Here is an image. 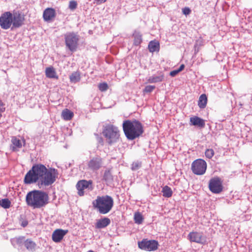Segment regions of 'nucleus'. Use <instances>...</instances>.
<instances>
[{"instance_id":"nucleus-1","label":"nucleus","mask_w":252,"mask_h":252,"mask_svg":"<svg viewBox=\"0 0 252 252\" xmlns=\"http://www.w3.org/2000/svg\"><path fill=\"white\" fill-rule=\"evenodd\" d=\"M58 176L57 170L54 168L47 169L42 164H35L26 174L24 182L26 184L38 183L40 188L43 186L46 187L53 184Z\"/></svg>"},{"instance_id":"nucleus-2","label":"nucleus","mask_w":252,"mask_h":252,"mask_svg":"<svg viewBox=\"0 0 252 252\" xmlns=\"http://www.w3.org/2000/svg\"><path fill=\"white\" fill-rule=\"evenodd\" d=\"M49 196L46 192L34 190L28 192L26 195L27 204L33 209L40 208L48 203Z\"/></svg>"},{"instance_id":"nucleus-3","label":"nucleus","mask_w":252,"mask_h":252,"mask_svg":"<svg viewBox=\"0 0 252 252\" xmlns=\"http://www.w3.org/2000/svg\"><path fill=\"white\" fill-rule=\"evenodd\" d=\"M123 130L126 138L133 140L143 133L142 124L137 121L126 120L123 124Z\"/></svg>"},{"instance_id":"nucleus-4","label":"nucleus","mask_w":252,"mask_h":252,"mask_svg":"<svg viewBox=\"0 0 252 252\" xmlns=\"http://www.w3.org/2000/svg\"><path fill=\"white\" fill-rule=\"evenodd\" d=\"M93 207L100 214H106L109 213L114 205L112 197L109 195L98 196L93 202Z\"/></svg>"},{"instance_id":"nucleus-5","label":"nucleus","mask_w":252,"mask_h":252,"mask_svg":"<svg viewBox=\"0 0 252 252\" xmlns=\"http://www.w3.org/2000/svg\"><path fill=\"white\" fill-rule=\"evenodd\" d=\"M102 133L106 142L110 145L117 142L120 137L118 127L111 124L104 126Z\"/></svg>"},{"instance_id":"nucleus-6","label":"nucleus","mask_w":252,"mask_h":252,"mask_svg":"<svg viewBox=\"0 0 252 252\" xmlns=\"http://www.w3.org/2000/svg\"><path fill=\"white\" fill-rule=\"evenodd\" d=\"M65 43L66 47L71 51H76L79 37L77 34L74 32H68L64 34Z\"/></svg>"},{"instance_id":"nucleus-7","label":"nucleus","mask_w":252,"mask_h":252,"mask_svg":"<svg viewBox=\"0 0 252 252\" xmlns=\"http://www.w3.org/2000/svg\"><path fill=\"white\" fill-rule=\"evenodd\" d=\"M191 169L192 172L195 175H203L207 169V163L202 159H196L192 163Z\"/></svg>"},{"instance_id":"nucleus-8","label":"nucleus","mask_w":252,"mask_h":252,"mask_svg":"<svg viewBox=\"0 0 252 252\" xmlns=\"http://www.w3.org/2000/svg\"><path fill=\"white\" fill-rule=\"evenodd\" d=\"M138 246L142 250L153 251L158 248V242L154 240L143 239L141 241L138 242Z\"/></svg>"},{"instance_id":"nucleus-9","label":"nucleus","mask_w":252,"mask_h":252,"mask_svg":"<svg viewBox=\"0 0 252 252\" xmlns=\"http://www.w3.org/2000/svg\"><path fill=\"white\" fill-rule=\"evenodd\" d=\"M12 13L5 12L0 17V26L2 29L7 30L12 27Z\"/></svg>"},{"instance_id":"nucleus-10","label":"nucleus","mask_w":252,"mask_h":252,"mask_svg":"<svg viewBox=\"0 0 252 252\" xmlns=\"http://www.w3.org/2000/svg\"><path fill=\"white\" fill-rule=\"evenodd\" d=\"M93 181L90 180L87 181L86 180H81L79 181L76 185V188L77 189L78 194L80 196L84 195V189H93Z\"/></svg>"},{"instance_id":"nucleus-11","label":"nucleus","mask_w":252,"mask_h":252,"mask_svg":"<svg viewBox=\"0 0 252 252\" xmlns=\"http://www.w3.org/2000/svg\"><path fill=\"white\" fill-rule=\"evenodd\" d=\"M209 188L213 193H220L223 189L221 180L218 177L211 179L209 181Z\"/></svg>"},{"instance_id":"nucleus-12","label":"nucleus","mask_w":252,"mask_h":252,"mask_svg":"<svg viewBox=\"0 0 252 252\" xmlns=\"http://www.w3.org/2000/svg\"><path fill=\"white\" fill-rule=\"evenodd\" d=\"M12 27L13 28H18L21 27L25 20V15L19 11L14 12L12 13Z\"/></svg>"},{"instance_id":"nucleus-13","label":"nucleus","mask_w":252,"mask_h":252,"mask_svg":"<svg viewBox=\"0 0 252 252\" xmlns=\"http://www.w3.org/2000/svg\"><path fill=\"white\" fill-rule=\"evenodd\" d=\"M188 239L191 242H195L198 244H203L206 242V239L202 233L197 231L190 232L188 235Z\"/></svg>"},{"instance_id":"nucleus-14","label":"nucleus","mask_w":252,"mask_h":252,"mask_svg":"<svg viewBox=\"0 0 252 252\" xmlns=\"http://www.w3.org/2000/svg\"><path fill=\"white\" fill-rule=\"evenodd\" d=\"M102 164V159L97 156L93 158L88 162V168L93 170H97L100 168Z\"/></svg>"},{"instance_id":"nucleus-15","label":"nucleus","mask_w":252,"mask_h":252,"mask_svg":"<svg viewBox=\"0 0 252 252\" xmlns=\"http://www.w3.org/2000/svg\"><path fill=\"white\" fill-rule=\"evenodd\" d=\"M68 230L57 229L55 230L52 235V240L55 243H60L64 236L68 233Z\"/></svg>"},{"instance_id":"nucleus-16","label":"nucleus","mask_w":252,"mask_h":252,"mask_svg":"<svg viewBox=\"0 0 252 252\" xmlns=\"http://www.w3.org/2000/svg\"><path fill=\"white\" fill-rule=\"evenodd\" d=\"M56 15V11L54 8H47L43 12V18L45 21L50 22L55 19Z\"/></svg>"},{"instance_id":"nucleus-17","label":"nucleus","mask_w":252,"mask_h":252,"mask_svg":"<svg viewBox=\"0 0 252 252\" xmlns=\"http://www.w3.org/2000/svg\"><path fill=\"white\" fill-rule=\"evenodd\" d=\"M189 125L190 126H194L200 128H203L205 126V123L204 120L202 119L197 116H194L190 118Z\"/></svg>"},{"instance_id":"nucleus-18","label":"nucleus","mask_w":252,"mask_h":252,"mask_svg":"<svg viewBox=\"0 0 252 252\" xmlns=\"http://www.w3.org/2000/svg\"><path fill=\"white\" fill-rule=\"evenodd\" d=\"M110 222V220L108 218L99 219L95 224V227L97 229L104 228L109 225Z\"/></svg>"},{"instance_id":"nucleus-19","label":"nucleus","mask_w":252,"mask_h":252,"mask_svg":"<svg viewBox=\"0 0 252 252\" xmlns=\"http://www.w3.org/2000/svg\"><path fill=\"white\" fill-rule=\"evenodd\" d=\"M12 146L11 147L13 151H17L19 149L22 148V143L21 141L16 137H12L11 139Z\"/></svg>"},{"instance_id":"nucleus-20","label":"nucleus","mask_w":252,"mask_h":252,"mask_svg":"<svg viewBox=\"0 0 252 252\" xmlns=\"http://www.w3.org/2000/svg\"><path fill=\"white\" fill-rule=\"evenodd\" d=\"M45 74L48 78L58 79V76L57 75L55 69L53 67H47L45 69Z\"/></svg>"},{"instance_id":"nucleus-21","label":"nucleus","mask_w":252,"mask_h":252,"mask_svg":"<svg viewBox=\"0 0 252 252\" xmlns=\"http://www.w3.org/2000/svg\"><path fill=\"white\" fill-rule=\"evenodd\" d=\"M207 97L205 94H201L199 98L198 105L200 109H204L206 106Z\"/></svg>"},{"instance_id":"nucleus-22","label":"nucleus","mask_w":252,"mask_h":252,"mask_svg":"<svg viewBox=\"0 0 252 252\" xmlns=\"http://www.w3.org/2000/svg\"><path fill=\"white\" fill-rule=\"evenodd\" d=\"M73 113L68 109H65L62 111V117L64 120H70L73 117Z\"/></svg>"},{"instance_id":"nucleus-23","label":"nucleus","mask_w":252,"mask_h":252,"mask_svg":"<svg viewBox=\"0 0 252 252\" xmlns=\"http://www.w3.org/2000/svg\"><path fill=\"white\" fill-rule=\"evenodd\" d=\"M161 191L162 192L163 196L167 198L170 197L173 194L171 189L167 186H164L162 188Z\"/></svg>"},{"instance_id":"nucleus-24","label":"nucleus","mask_w":252,"mask_h":252,"mask_svg":"<svg viewBox=\"0 0 252 252\" xmlns=\"http://www.w3.org/2000/svg\"><path fill=\"white\" fill-rule=\"evenodd\" d=\"M103 179L106 182H111L113 180L110 169L106 170L104 172Z\"/></svg>"},{"instance_id":"nucleus-25","label":"nucleus","mask_w":252,"mask_h":252,"mask_svg":"<svg viewBox=\"0 0 252 252\" xmlns=\"http://www.w3.org/2000/svg\"><path fill=\"white\" fill-rule=\"evenodd\" d=\"M24 244L28 250L31 251L34 250L36 246L35 243L31 239H27Z\"/></svg>"},{"instance_id":"nucleus-26","label":"nucleus","mask_w":252,"mask_h":252,"mask_svg":"<svg viewBox=\"0 0 252 252\" xmlns=\"http://www.w3.org/2000/svg\"><path fill=\"white\" fill-rule=\"evenodd\" d=\"M70 81L71 82L76 83L80 80V75L77 72H73L69 77Z\"/></svg>"},{"instance_id":"nucleus-27","label":"nucleus","mask_w":252,"mask_h":252,"mask_svg":"<svg viewBox=\"0 0 252 252\" xmlns=\"http://www.w3.org/2000/svg\"><path fill=\"white\" fill-rule=\"evenodd\" d=\"M143 217L139 212H136L134 215V220L135 223L140 224H141L143 221Z\"/></svg>"},{"instance_id":"nucleus-28","label":"nucleus","mask_w":252,"mask_h":252,"mask_svg":"<svg viewBox=\"0 0 252 252\" xmlns=\"http://www.w3.org/2000/svg\"><path fill=\"white\" fill-rule=\"evenodd\" d=\"M11 202L8 199H2L0 200V205L5 209L9 208L10 206Z\"/></svg>"},{"instance_id":"nucleus-29","label":"nucleus","mask_w":252,"mask_h":252,"mask_svg":"<svg viewBox=\"0 0 252 252\" xmlns=\"http://www.w3.org/2000/svg\"><path fill=\"white\" fill-rule=\"evenodd\" d=\"M158 43L154 41H151L148 45V48L151 52H153L157 50Z\"/></svg>"},{"instance_id":"nucleus-30","label":"nucleus","mask_w":252,"mask_h":252,"mask_svg":"<svg viewBox=\"0 0 252 252\" xmlns=\"http://www.w3.org/2000/svg\"><path fill=\"white\" fill-rule=\"evenodd\" d=\"M134 44L135 45H139L142 41L141 35L139 34H134Z\"/></svg>"},{"instance_id":"nucleus-31","label":"nucleus","mask_w":252,"mask_h":252,"mask_svg":"<svg viewBox=\"0 0 252 252\" xmlns=\"http://www.w3.org/2000/svg\"><path fill=\"white\" fill-rule=\"evenodd\" d=\"M205 155L207 158L210 159L214 156V151L212 149H207L205 152Z\"/></svg>"},{"instance_id":"nucleus-32","label":"nucleus","mask_w":252,"mask_h":252,"mask_svg":"<svg viewBox=\"0 0 252 252\" xmlns=\"http://www.w3.org/2000/svg\"><path fill=\"white\" fill-rule=\"evenodd\" d=\"M98 88L100 91L104 92L108 89V86L106 83H102L98 85Z\"/></svg>"},{"instance_id":"nucleus-33","label":"nucleus","mask_w":252,"mask_h":252,"mask_svg":"<svg viewBox=\"0 0 252 252\" xmlns=\"http://www.w3.org/2000/svg\"><path fill=\"white\" fill-rule=\"evenodd\" d=\"M77 3L75 0H71L69 1V8L71 10H73L77 8Z\"/></svg>"},{"instance_id":"nucleus-34","label":"nucleus","mask_w":252,"mask_h":252,"mask_svg":"<svg viewBox=\"0 0 252 252\" xmlns=\"http://www.w3.org/2000/svg\"><path fill=\"white\" fill-rule=\"evenodd\" d=\"M156 88L155 86L153 85H148L145 87L144 90H143V92L144 93H150L152 91H153Z\"/></svg>"},{"instance_id":"nucleus-35","label":"nucleus","mask_w":252,"mask_h":252,"mask_svg":"<svg viewBox=\"0 0 252 252\" xmlns=\"http://www.w3.org/2000/svg\"><path fill=\"white\" fill-rule=\"evenodd\" d=\"M141 164L139 162H134L132 164L131 169L132 170H136L141 167Z\"/></svg>"},{"instance_id":"nucleus-36","label":"nucleus","mask_w":252,"mask_h":252,"mask_svg":"<svg viewBox=\"0 0 252 252\" xmlns=\"http://www.w3.org/2000/svg\"><path fill=\"white\" fill-rule=\"evenodd\" d=\"M5 111V107L4 103L0 100V118L1 117V113Z\"/></svg>"},{"instance_id":"nucleus-37","label":"nucleus","mask_w":252,"mask_h":252,"mask_svg":"<svg viewBox=\"0 0 252 252\" xmlns=\"http://www.w3.org/2000/svg\"><path fill=\"white\" fill-rule=\"evenodd\" d=\"M182 12L184 14L187 15L190 14L191 10L188 7H185L182 9Z\"/></svg>"},{"instance_id":"nucleus-38","label":"nucleus","mask_w":252,"mask_h":252,"mask_svg":"<svg viewBox=\"0 0 252 252\" xmlns=\"http://www.w3.org/2000/svg\"><path fill=\"white\" fill-rule=\"evenodd\" d=\"M179 72L178 71V70L177 69L174 70L170 72V75L171 76L174 77V76H176Z\"/></svg>"},{"instance_id":"nucleus-39","label":"nucleus","mask_w":252,"mask_h":252,"mask_svg":"<svg viewBox=\"0 0 252 252\" xmlns=\"http://www.w3.org/2000/svg\"><path fill=\"white\" fill-rule=\"evenodd\" d=\"M94 1H95L97 4H100L101 3L105 2L107 1V0H94Z\"/></svg>"},{"instance_id":"nucleus-40","label":"nucleus","mask_w":252,"mask_h":252,"mask_svg":"<svg viewBox=\"0 0 252 252\" xmlns=\"http://www.w3.org/2000/svg\"><path fill=\"white\" fill-rule=\"evenodd\" d=\"M28 224V222L27 220H24L22 221L21 223V225L23 227L26 226Z\"/></svg>"},{"instance_id":"nucleus-41","label":"nucleus","mask_w":252,"mask_h":252,"mask_svg":"<svg viewBox=\"0 0 252 252\" xmlns=\"http://www.w3.org/2000/svg\"><path fill=\"white\" fill-rule=\"evenodd\" d=\"M184 68H185V65H184V64H181L180 65V66L179 67V68L177 70L180 72L182 70H183Z\"/></svg>"},{"instance_id":"nucleus-42","label":"nucleus","mask_w":252,"mask_h":252,"mask_svg":"<svg viewBox=\"0 0 252 252\" xmlns=\"http://www.w3.org/2000/svg\"><path fill=\"white\" fill-rule=\"evenodd\" d=\"M157 78H150L149 79V81L151 83L156 82L157 81Z\"/></svg>"},{"instance_id":"nucleus-43","label":"nucleus","mask_w":252,"mask_h":252,"mask_svg":"<svg viewBox=\"0 0 252 252\" xmlns=\"http://www.w3.org/2000/svg\"><path fill=\"white\" fill-rule=\"evenodd\" d=\"M196 45H194V48H195V53L196 54L198 51H199V50L198 49H196Z\"/></svg>"},{"instance_id":"nucleus-44","label":"nucleus","mask_w":252,"mask_h":252,"mask_svg":"<svg viewBox=\"0 0 252 252\" xmlns=\"http://www.w3.org/2000/svg\"><path fill=\"white\" fill-rule=\"evenodd\" d=\"M23 141L24 144H25V140L24 139H23Z\"/></svg>"}]
</instances>
